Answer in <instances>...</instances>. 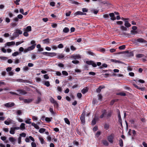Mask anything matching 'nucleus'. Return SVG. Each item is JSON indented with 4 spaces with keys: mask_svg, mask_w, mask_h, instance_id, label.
<instances>
[{
    "mask_svg": "<svg viewBox=\"0 0 147 147\" xmlns=\"http://www.w3.org/2000/svg\"><path fill=\"white\" fill-rule=\"evenodd\" d=\"M22 33V31L21 30L17 29L15 31L13 34V36L15 37H17L19 36V34H21Z\"/></svg>",
    "mask_w": 147,
    "mask_h": 147,
    "instance_id": "obj_1",
    "label": "nucleus"
},
{
    "mask_svg": "<svg viewBox=\"0 0 147 147\" xmlns=\"http://www.w3.org/2000/svg\"><path fill=\"white\" fill-rule=\"evenodd\" d=\"M115 136L114 134H112L108 136L107 139L111 143H113V142Z\"/></svg>",
    "mask_w": 147,
    "mask_h": 147,
    "instance_id": "obj_2",
    "label": "nucleus"
},
{
    "mask_svg": "<svg viewBox=\"0 0 147 147\" xmlns=\"http://www.w3.org/2000/svg\"><path fill=\"white\" fill-rule=\"evenodd\" d=\"M86 115V113L85 111H84L82 113L81 117L80 118L81 121L82 123H85V115Z\"/></svg>",
    "mask_w": 147,
    "mask_h": 147,
    "instance_id": "obj_3",
    "label": "nucleus"
},
{
    "mask_svg": "<svg viewBox=\"0 0 147 147\" xmlns=\"http://www.w3.org/2000/svg\"><path fill=\"white\" fill-rule=\"evenodd\" d=\"M15 104L13 102H8L4 105V106L6 107H11L14 106Z\"/></svg>",
    "mask_w": 147,
    "mask_h": 147,
    "instance_id": "obj_4",
    "label": "nucleus"
},
{
    "mask_svg": "<svg viewBox=\"0 0 147 147\" xmlns=\"http://www.w3.org/2000/svg\"><path fill=\"white\" fill-rule=\"evenodd\" d=\"M86 63L89 65H92L94 67H96L97 66L96 63L92 61H87Z\"/></svg>",
    "mask_w": 147,
    "mask_h": 147,
    "instance_id": "obj_5",
    "label": "nucleus"
},
{
    "mask_svg": "<svg viewBox=\"0 0 147 147\" xmlns=\"http://www.w3.org/2000/svg\"><path fill=\"white\" fill-rule=\"evenodd\" d=\"M29 138L33 142L31 143V146L32 147H36V143L34 142L35 140L34 138L31 136L29 137Z\"/></svg>",
    "mask_w": 147,
    "mask_h": 147,
    "instance_id": "obj_6",
    "label": "nucleus"
},
{
    "mask_svg": "<svg viewBox=\"0 0 147 147\" xmlns=\"http://www.w3.org/2000/svg\"><path fill=\"white\" fill-rule=\"evenodd\" d=\"M107 113V112L106 110H105V109L102 110L101 111L102 114L100 116V118H102L104 117L105 115Z\"/></svg>",
    "mask_w": 147,
    "mask_h": 147,
    "instance_id": "obj_7",
    "label": "nucleus"
},
{
    "mask_svg": "<svg viewBox=\"0 0 147 147\" xmlns=\"http://www.w3.org/2000/svg\"><path fill=\"white\" fill-rule=\"evenodd\" d=\"M136 41L141 43H146L147 41L142 38H139L136 40Z\"/></svg>",
    "mask_w": 147,
    "mask_h": 147,
    "instance_id": "obj_8",
    "label": "nucleus"
},
{
    "mask_svg": "<svg viewBox=\"0 0 147 147\" xmlns=\"http://www.w3.org/2000/svg\"><path fill=\"white\" fill-rule=\"evenodd\" d=\"M71 57L74 58V59H78L81 58L80 56L79 55H71Z\"/></svg>",
    "mask_w": 147,
    "mask_h": 147,
    "instance_id": "obj_9",
    "label": "nucleus"
},
{
    "mask_svg": "<svg viewBox=\"0 0 147 147\" xmlns=\"http://www.w3.org/2000/svg\"><path fill=\"white\" fill-rule=\"evenodd\" d=\"M19 92V94H21L24 95L26 94L27 92L23 90H17Z\"/></svg>",
    "mask_w": 147,
    "mask_h": 147,
    "instance_id": "obj_10",
    "label": "nucleus"
},
{
    "mask_svg": "<svg viewBox=\"0 0 147 147\" xmlns=\"http://www.w3.org/2000/svg\"><path fill=\"white\" fill-rule=\"evenodd\" d=\"M9 140L13 144H14L16 140L14 138L11 137L9 138Z\"/></svg>",
    "mask_w": 147,
    "mask_h": 147,
    "instance_id": "obj_11",
    "label": "nucleus"
},
{
    "mask_svg": "<svg viewBox=\"0 0 147 147\" xmlns=\"http://www.w3.org/2000/svg\"><path fill=\"white\" fill-rule=\"evenodd\" d=\"M109 15L111 17V19L112 20H115L116 18L115 17V15L113 13H111L109 14Z\"/></svg>",
    "mask_w": 147,
    "mask_h": 147,
    "instance_id": "obj_12",
    "label": "nucleus"
},
{
    "mask_svg": "<svg viewBox=\"0 0 147 147\" xmlns=\"http://www.w3.org/2000/svg\"><path fill=\"white\" fill-rule=\"evenodd\" d=\"M12 120L9 119H8L7 120L4 121V123L7 125H9L12 123Z\"/></svg>",
    "mask_w": 147,
    "mask_h": 147,
    "instance_id": "obj_13",
    "label": "nucleus"
},
{
    "mask_svg": "<svg viewBox=\"0 0 147 147\" xmlns=\"http://www.w3.org/2000/svg\"><path fill=\"white\" fill-rule=\"evenodd\" d=\"M24 100L25 103H28L32 102L33 101V99H24Z\"/></svg>",
    "mask_w": 147,
    "mask_h": 147,
    "instance_id": "obj_14",
    "label": "nucleus"
},
{
    "mask_svg": "<svg viewBox=\"0 0 147 147\" xmlns=\"http://www.w3.org/2000/svg\"><path fill=\"white\" fill-rule=\"evenodd\" d=\"M15 44V43L14 41H11V42H8L6 43V45L8 46H10L11 45H14Z\"/></svg>",
    "mask_w": 147,
    "mask_h": 147,
    "instance_id": "obj_15",
    "label": "nucleus"
},
{
    "mask_svg": "<svg viewBox=\"0 0 147 147\" xmlns=\"http://www.w3.org/2000/svg\"><path fill=\"white\" fill-rule=\"evenodd\" d=\"M75 16L78 15H86V13H84L80 11H78L76 12L75 14Z\"/></svg>",
    "mask_w": 147,
    "mask_h": 147,
    "instance_id": "obj_16",
    "label": "nucleus"
},
{
    "mask_svg": "<svg viewBox=\"0 0 147 147\" xmlns=\"http://www.w3.org/2000/svg\"><path fill=\"white\" fill-rule=\"evenodd\" d=\"M105 88V86H99L96 90V91L98 93H100L101 90V89L104 88Z\"/></svg>",
    "mask_w": 147,
    "mask_h": 147,
    "instance_id": "obj_17",
    "label": "nucleus"
},
{
    "mask_svg": "<svg viewBox=\"0 0 147 147\" xmlns=\"http://www.w3.org/2000/svg\"><path fill=\"white\" fill-rule=\"evenodd\" d=\"M69 1V3H70L72 4H75L76 5H78L79 4V3L73 0H68Z\"/></svg>",
    "mask_w": 147,
    "mask_h": 147,
    "instance_id": "obj_18",
    "label": "nucleus"
},
{
    "mask_svg": "<svg viewBox=\"0 0 147 147\" xmlns=\"http://www.w3.org/2000/svg\"><path fill=\"white\" fill-rule=\"evenodd\" d=\"M112 112L111 111H108V113L106 117L107 118H108L111 116V115L112 114Z\"/></svg>",
    "mask_w": 147,
    "mask_h": 147,
    "instance_id": "obj_19",
    "label": "nucleus"
},
{
    "mask_svg": "<svg viewBox=\"0 0 147 147\" xmlns=\"http://www.w3.org/2000/svg\"><path fill=\"white\" fill-rule=\"evenodd\" d=\"M25 31L29 32L31 31L32 28L31 26H28L26 27V28H25Z\"/></svg>",
    "mask_w": 147,
    "mask_h": 147,
    "instance_id": "obj_20",
    "label": "nucleus"
},
{
    "mask_svg": "<svg viewBox=\"0 0 147 147\" xmlns=\"http://www.w3.org/2000/svg\"><path fill=\"white\" fill-rule=\"evenodd\" d=\"M88 90V87H86L84 88L83 89H82V92L83 94H84L85 93H86V92H87Z\"/></svg>",
    "mask_w": 147,
    "mask_h": 147,
    "instance_id": "obj_21",
    "label": "nucleus"
},
{
    "mask_svg": "<svg viewBox=\"0 0 147 147\" xmlns=\"http://www.w3.org/2000/svg\"><path fill=\"white\" fill-rule=\"evenodd\" d=\"M25 124L24 123H22L20 126V129L22 130H23L26 129L25 127Z\"/></svg>",
    "mask_w": 147,
    "mask_h": 147,
    "instance_id": "obj_22",
    "label": "nucleus"
},
{
    "mask_svg": "<svg viewBox=\"0 0 147 147\" xmlns=\"http://www.w3.org/2000/svg\"><path fill=\"white\" fill-rule=\"evenodd\" d=\"M102 143L105 146H108L109 144V143L107 141L105 140H102Z\"/></svg>",
    "mask_w": 147,
    "mask_h": 147,
    "instance_id": "obj_23",
    "label": "nucleus"
},
{
    "mask_svg": "<svg viewBox=\"0 0 147 147\" xmlns=\"http://www.w3.org/2000/svg\"><path fill=\"white\" fill-rule=\"evenodd\" d=\"M36 44L33 45L29 47H28V50L30 51L33 49L35 47Z\"/></svg>",
    "mask_w": 147,
    "mask_h": 147,
    "instance_id": "obj_24",
    "label": "nucleus"
},
{
    "mask_svg": "<svg viewBox=\"0 0 147 147\" xmlns=\"http://www.w3.org/2000/svg\"><path fill=\"white\" fill-rule=\"evenodd\" d=\"M43 42L44 44H48L49 43V39L47 38L43 40Z\"/></svg>",
    "mask_w": 147,
    "mask_h": 147,
    "instance_id": "obj_25",
    "label": "nucleus"
},
{
    "mask_svg": "<svg viewBox=\"0 0 147 147\" xmlns=\"http://www.w3.org/2000/svg\"><path fill=\"white\" fill-rule=\"evenodd\" d=\"M109 127V124L107 123H105L104 124V128L105 130H107Z\"/></svg>",
    "mask_w": 147,
    "mask_h": 147,
    "instance_id": "obj_26",
    "label": "nucleus"
},
{
    "mask_svg": "<svg viewBox=\"0 0 147 147\" xmlns=\"http://www.w3.org/2000/svg\"><path fill=\"white\" fill-rule=\"evenodd\" d=\"M133 85H134V86H135L136 88H137L141 90H144V88L139 87L137 85H136L135 84H134Z\"/></svg>",
    "mask_w": 147,
    "mask_h": 147,
    "instance_id": "obj_27",
    "label": "nucleus"
},
{
    "mask_svg": "<svg viewBox=\"0 0 147 147\" xmlns=\"http://www.w3.org/2000/svg\"><path fill=\"white\" fill-rule=\"evenodd\" d=\"M125 25L127 27H130L131 26V25L127 21L125 22Z\"/></svg>",
    "mask_w": 147,
    "mask_h": 147,
    "instance_id": "obj_28",
    "label": "nucleus"
},
{
    "mask_svg": "<svg viewBox=\"0 0 147 147\" xmlns=\"http://www.w3.org/2000/svg\"><path fill=\"white\" fill-rule=\"evenodd\" d=\"M15 130L14 129L13 127H11L10 128V130L9 131V132L10 134H15Z\"/></svg>",
    "mask_w": 147,
    "mask_h": 147,
    "instance_id": "obj_29",
    "label": "nucleus"
},
{
    "mask_svg": "<svg viewBox=\"0 0 147 147\" xmlns=\"http://www.w3.org/2000/svg\"><path fill=\"white\" fill-rule=\"evenodd\" d=\"M117 95H119L122 96H125L126 95V94L123 92H121L117 94Z\"/></svg>",
    "mask_w": 147,
    "mask_h": 147,
    "instance_id": "obj_30",
    "label": "nucleus"
},
{
    "mask_svg": "<svg viewBox=\"0 0 147 147\" xmlns=\"http://www.w3.org/2000/svg\"><path fill=\"white\" fill-rule=\"evenodd\" d=\"M144 56V55L142 54H139L137 55L136 57L138 58H140L143 57Z\"/></svg>",
    "mask_w": 147,
    "mask_h": 147,
    "instance_id": "obj_31",
    "label": "nucleus"
},
{
    "mask_svg": "<svg viewBox=\"0 0 147 147\" xmlns=\"http://www.w3.org/2000/svg\"><path fill=\"white\" fill-rule=\"evenodd\" d=\"M64 57V55L63 54H61L57 56V58L59 59H61L63 58Z\"/></svg>",
    "mask_w": 147,
    "mask_h": 147,
    "instance_id": "obj_32",
    "label": "nucleus"
},
{
    "mask_svg": "<svg viewBox=\"0 0 147 147\" xmlns=\"http://www.w3.org/2000/svg\"><path fill=\"white\" fill-rule=\"evenodd\" d=\"M69 31V29L67 27L65 28L63 30V32L65 33H67Z\"/></svg>",
    "mask_w": 147,
    "mask_h": 147,
    "instance_id": "obj_33",
    "label": "nucleus"
},
{
    "mask_svg": "<svg viewBox=\"0 0 147 147\" xmlns=\"http://www.w3.org/2000/svg\"><path fill=\"white\" fill-rule=\"evenodd\" d=\"M119 141L120 146L121 147H123V143L122 140L121 139H120Z\"/></svg>",
    "mask_w": 147,
    "mask_h": 147,
    "instance_id": "obj_34",
    "label": "nucleus"
},
{
    "mask_svg": "<svg viewBox=\"0 0 147 147\" xmlns=\"http://www.w3.org/2000/svg\"><path fill=\"white\" fill-rule=\"evenodd\" d=\"M39 139L41 143L42 144H43L44 142V140L43 138L40 137H39Z\"/></svg>",
    "mask_w": 147,
    "mask_h": 147,
    "instance_id": "obj_35",
    "label": "nucleus"
},
{
    "mask_svg": "<svg viewBox=\"0 0 147 147\" xmlns=\"http://www.w3.org/2000/svg\"><path fill=\"white\" fill-rule=\"evenodd\" d=\"M64 120H65V122L68 125L70 124V123L69 121V120H68V119L67 118H65Z\"/></svg>",
    "mask_w": 147,
    "mask_h": 147,
    "instance_id": "obj_36",
    "label": "nucleus"
},
{
    "mask_svg": "<svg viewBox=\"0 0 147 147\" xmlns=\"http://www.w3.org/2000/svg\"><path fill=\"white\" fill-rule=\"evenodd\" d=\"M120 28L122 30L126 31L127 30V28L123 26H121Z\"/></svg>",
    "mask_w": 147,
    "mask_h": 147,
    "instance_id": "obj_37",
    "label": "nucleus"
},
{
    "mask_svg": "<svg viewBox=\"0 0 147 147\" xmlns=\"http://www.w3.org/2000/svg\"><path fill=\"white\" fill-rule=\"evenodd\" d=\"M44 84L47 87H49L50 85V83L48 81L45 82Z\"/></svg>",
    "mask_w": 147,
    "mask_h": 147,
    "instance_id": "obj_38",
    "label": "nucleus"
},
{
    "mask_svg": "<svg viewBox=\"0 0 147 147\" xmlns=\"http://www.w3.org/2000/svg\"><path fill=\"white\" fill-rule=\"evenodd\" d=\"M13 80H16V81L20 82H24V80H23L21 79H18L16 80L13 79Z\"/></svg>",
    "mask_w": 147,
    "mask_h": 147,
    "instance_id": "obj_39",
    "label": "nucleus"
},
{
    "mask_svg": "<svg viewBox=\"0 0 147 147\" xmlns=\"http://www.w3.org/2000/svg\"><path fill=\"white\" fill-rule=\"evenodd\" d=\"M41 101V98L39 97H38L37 99V100H36V104H38Z\"/></svg>",
    "mask_w": 147,
    "mask_h": 147,
    "instance_id": "obj_40",
    "label": "nucleus"
},
{
    "mask_svg": "<svg viewBox=\"0 0 147 147\" xmlns=\"http://www.w3.org/2000/svg\"><path fill=\"white\" fill-rule=\"evenodd\" d=\"M45 131V129L42 128L40 129L39 130V132L40 133H43Z\"/></svg>",
    "mask_w": 147,
    "mask_h": 147,
    "instance_id": "obj_41",
    "label": "nucleus"
},
{
    "mask_svg": "<svg viewBox=\"0 0 147 147\" xmlns=\"http://www.w3.org/2000/svg\"><path fill=\"white\" fill-rule=\"evenodd\" d=\"M62 74H63V75L65 76H67L68 75V73L66 71H62Z\"/></svg>",
    "mask_w": 147,
    "mask_h": 147,
    "instance_id": "obj_42",
    "label": "nucleus"
},
{
    "mask_svg": "<svg viewBox=\"0 0 147 147\" xmlns=\"http://www.w3.org/2000/svg\"><path fill=\"white\" fill-rule=\"evenodd\" d=\"M96 120L95 118H94L92 121V124L94 125L96 124Z\"/></svg>",
    "mask_w": 147,
    "mask_h": 147,
    "instance_id": "obj_43",
    "label": "nucleus"
},
{
    "mask_svg": "<svg viewBox=\"0 0 147 147\" xmlns=\"http://www.w3.org/2000/svg\"><path fill=\"white\" fill-rule=\"evenodd\" d=\"M50 101L53 104L56 101L53 98L51 97L50 99Z\"/></svg>",
    "mask_w": 147,
    "mask_h": 147,
    "instance_id": "obj_44",
    "label": "nucleus"
},
{
    "mask_svg": "<svg viewBox=\"0 0 147 147\" xmlns=\"http://www.w3.org/2000/svg\"><path fill=\"white\" fill-rule=\"evenodd\" d=\"M125 48V45H123L120 46L119 47V49L120 50L124 49Z\"/></svg>",
    "mask_w": 147,
    "mask_h": 147,
    "instance_id": "obj_45",
    "label": "nucleus"
},
{
    "mask_svg": "<svg viewBox=\"0 0 147 147\" xmlns=\"http://www.w3.org/2000/svg\"><path fill=\"white\" fill-rule=\"evenodd\" d=\"M103 17L105 18L108 19L109 18V15L108 14H105L103 15Z\"/></svg>",
    "mask_w": 147,
    "mask_h": 147,
    "instance_id": "obj_46",
    "label": "nucleus"
},
{
    "mask_svg": "<svg viewBox=\"0 0 147 147\" xmlns=\"http://www.w3.org/2000/svg\"><path fill=\"white\" fill-rule=\"evenodd\" d=\"M19 55V53L18 52H15L12 54L13 56H16Z\"/></svg>",
    "mask_w": 147,
    "mask_h": 147,
    "instance_id": "obj_47",
    "label": "nucleus"
},
{
    "mask_svg": "<svg viewBox=\"0 0 147 147\" xmlns=\"http://www.w3.org/2000/svg\"><path fill=\"white\" fill-rule=\"evenodd\" d=\"M87 53L89 55H91L92 56H94V54L91 51H87Z\"/></svg>",
    "mask_w": 147,
    "mask_h": 147,
    "instance_id": "obj_48",
    "label": "nucleus"
},
{
    "mask_svg": "<svg viewBox=\"0 0 147 147\" xmlns=\"http://www.w3.org/2000/svg\"><path fill=\"white\" fill-rule=\"evenodd\" d=\"M35 79L36 82H40L41 81V79L40 78L36 77Z\"/></svg>",
    "mask_w": 147,
    "mask_h": 147,
    "instance_id": "obj_49",
    "label": "nucleus"
},
{
    "mask_svg": "<svg viewBox=\"0 0 147 147\" xmlns=\"http://www.w3.org/2000/svg\"><path fill=\"white\" fill-rule=\"evenodd\" d=\"M0 59L3 60H6L7 59V58L6 57L2 56L0 57Z\"/></svg>",
    "mask_w": 147,
    "mask_h": 147,
    "instance_id": "obj_50",
    "label": "nucleus"
},
{
    "mask_svg": "<svg viewBox=\"0 0 147 147\" xmlns=\"http://www.w3.org/2000/svg\"><path fill=\"white\" fill-rule=\"evenodd\" d=\"M52 27L54 28H56L57 26V24H56L53 23L51 25Z\"/></svg>",
    "mask_w": 147,
    "mask_h": 147,
    "instance_id": "obj_51",
    "label": "nucleus"
},
{
    "mask_svg": "<svg viewBox=\"0 0 147 147\" xmlns=\"http://www.w3.org/2000/svg\"><path fill=\"white\" fill-rule=\"evenodd\" d=\"M70 49L71 50L73 51H75L76 50V47H74L73 45H71L70 47Z\"/></svg>",
    "mask_w": 147,
    "mask_h": 147,
    "instance_id": "obj_52",
    "label": "nucleus"
},
{
    "mask_svg": "<svg viewBox=\"0 0 147 147\" xmlns=\"http://www.w3.org/2000/svg\"><path fill=\"white\" fill-rule=\"evenodd\" d=\"M101 132L100 131H98L96 134V137H98L100 134Z\"/></svg>",
    "mask_w": 147,
    "mask_h": 147,
    "instance_id": "obj_53",
    "label": "nucleus"
},
{
    "mask_svg": "<svg viewBox=\"0 0 147 147\" xmlns=\"http://www.w3.org/2000/svg\"><path fill=\"white\" fill-rule=\"evenodd\" d=\"M17 114L19 115H20L22 114V112L21 110H18L16 111Z\"/></svg>",
    "mask_w": 147,
    "mask_h": 147,
    "instance_id": "obj_54",
    "label": "nucleus"
},
{
    "mask_svg": "<svg viewBox=\"0 0 147 147\" xmlns=\"http://www.w3.org/2000/svg\"><path fill=\"white\" fill-rule=\"evenodd\" d=\"M72 62L74 64H78L79 63V61L78 60H73L72 61Z\"/></svg>",
    "mask_w": 147,
    "mask_h": 147,
    "instance_id": "obj_55",
    "label": "nucleus"
},
{
    "mask_svg": "<svg viewBox=\"0 0 147 147\" xmlns=\"http://www.w3.org/2000/svg\"><path fill=\"white\" fill-rule=\"evenodd\" d=\"M53 104H54V105L55 107H58V104L56 101Z\"/></svg>",
    "mask_w": 147,
    "mask_h": 147,
    "instance_id": "obj_56",
    "label": "nucleus"
},
{
    "mask_svg": "<svg viewBox=\"0 0 147 147\" xmlns=\"http://www.w3.org/2000/svg\"><path fill=\"white\" fill-rule=\"evenodd\" d=\"M42 53L43 55H47L48 56H49L50 55L49 54V53H48L47 52H43Z\"/></svg>",
    "mask_w": 147,
    "mask_h": 147,
    "instance_id": "obj_57",
    "label": "nucleus"
},
{
    "mask_svg": "<svg viewBox=\"0 0 147 147\" xmlns=\"http://www.w3.org/2000/svg\"><path fill=\"white\" fill-rule=\"evenodd\" d=\"M23 69L24 71H27L29 69V68L28 66H25L23 67Z\"/></svg>",
    "mask_w": 147,
    "mask_h": 147,
    "instance_id": "obj_58",
    "label": "nucleus"
},
{
    "mask_svg": "<svg viewBox=\"0 0 147 147\" xmlns=\"http://www.w3.org/2000/svg\"><path fill=\"white\" fill-rule=\"evenodd\" d=\"M49 55H49V56H51V57L55 56L56 55V53H49Z\"/></svg>",
    "mask_w": 147,
    "mask_h": 147,
    "instance_id": "obj_59",
    "label": "nucleus"
},
{
    "mask_svg": "<svg viewBox=\"0 0 147 147\" xmlns=\"http://www.w3.org/2000/svg\"><path fill=\"white\" fill-rule=\"evenodd\" d=\"M98 99L100 100L102 98V96L101 94H98Z\"/></svg>",
    "mask_w": 147,
    "mask_h": 147,
    "instance_id": "obj_60",
    "label": "nucleus"
},
{
    "mask_svg": "<svg viewBox=\"0 0 147 147\" xmlns=\"http://www.w3.org/2000/svg\"><path fill=\"white\" fill-rule=\"evenodd\" d=\"M23 34L25 36H28V34L27 31H25L24 32Z\"/></svg>",
    "mask_w": 147,
    "mask_h": 147,
    "instance_id": "obj_61",
    "label": "nucleus"
},
{
    "mask_svg": "<svg viewBox=\"0 0 147 147\" xmlns=\"http://www.w3.org/2000/svg\"><path fill=\"white\" fill-rule=\"evenodd\" d=\"M82 96V94L81 93H78L77 94V96L79 98H80Z\"/></svg>",
    "mask_w": 147,
    "mask_h": 147,
    "instance_id": "obj_62",
    "label": "nucleus"
},
{
    "mask_svg": "<svg viewBox=\"0 0 147 147\" xmlns=\"http://www.w3.org/2000/svg\"><path fill=\"white\" fill-rule=\"evenodd\" d=\"M17 17L18 18V19H22L23 18V16L21 14H19L18 15Z\"/></svg>",
    "mask_w": 147,
    "mask_h": 147,
    "instance_id": "obj_63",
    "label": "nucleus"
},
{
    "mask_svg": "<svg viewBox=\"0 0 147 147\" xmlns=\"http://www.w3.org/2000/svg\"><path fill=\"white\" fill-rule=\"evenodd\" d=\"M63 47V45L62 44H59L58 46V47L59 48H62Z\"/></svg>",
    "mask_w": 147,
    "mask_h": 147,
    "instance_id": "obj_64",
    "label": "nucleus"
}]
</instances>
